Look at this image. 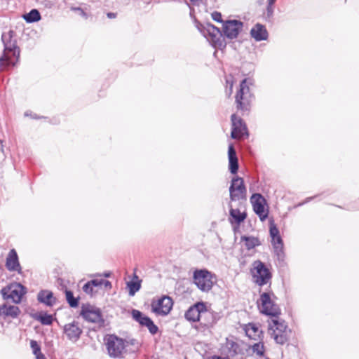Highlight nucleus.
<instances>
[{
    "label": "nucleus",
    "instance_id": "nucleus-31",
    "mask_svg": "<svg viewBox=\"0 0 359 359\" xmlns=\"http://www.w3.org/2000/svg\"><path fill=\"white\" fill-rule=\"evenodd\" d=\"M66 299L69 305L72 308H76L79 305V297H74L73 292L70 290H65Z\"/></svg>",
    "mask_w": 359,
    "mask_h": 359
},
{
    "label": "nucleus",
    "instance_id": "nucleus-25",
    "mask_svg": "<svg viewBox=\"0 0 359 359\" xmlns=\"http://www.w3.org/2000/svg\"><path fill=\"white\" fill-rule=\"evenodd\" d=\"M229 222L233 224L235 222L236 224L240 225L247 217V213L245 212H241L239 209H233L230 205L229 210Z\"/></svg>",
    "mask_w": 359,
    "mask_h": 359
},
{
    "label": "nucleus",
    "instance_id": "nucleus-41",
    "mask_svg": "<svg viewBox=\"0 0 359 359\" xmlns=\"http://www.w3.org/2000/svg\"><path fill=\"white\" fill-rule=\"evenodd\" d=\"M126 343L127 344H130L132 346H134L136 350H137L139 348V343L137 342V341L136 339H133L128 341H126L125 344Z\"/></svg>",
    "mask_w": 359,
    "mask_h": 359
},
{
    "label": "nucleus",
    "instance_id": "nucleus-36",
    "mask_svg": "<svg viewBox=\"0 0 359 359\" xmlns=\"http://www.w3.org/2000/svg\"><path fill=\"white\" fill-rule=\"evenodd\" d=\"M212 18L217 22H224L222 20V14L219 12H213L212 13Z\"/></svg>",
    "mask_w": 359,
    "mask_h": 359
},
{
    "label": "nucleus",
    "instance_id": "nucleus-15",
    "mask_svg": "<svg viewBox=\"0 0 359 359\" xmlns=\"http://www.w3.org/2000/svg\"><path fill=\"white\" fill-rule=\"evenodd\" d=\"M206 311V306L203 302H197L190 306L184 314L185 318L190 322H198L201 313Z\"/></svg>",
    "mask_w": 359,
    "mask_h": 359
},
{
    "label": "nucleus",
    "instance_id": "nucleus-12",
    "mask_svg": "<svg viewBox=\"0 0 359 359\" xmlns=\"http://www.w3.org/2000/svg\"><path fill=\"white\" fill-rule=\"evenodd\" d=\"M172 299L168 296L159 298L157 302L151 303L152 311L158 315L165 316L172 308Z\"/></svg>",
    "mask_w": 359,
    "mask_h": 359
},
{
    "label": "nucleus",
    "instance_id": "nucleus-21",
    "mask_svg": "<svg viewBox=\"0 0 359 359\" xmlns=\"http://www.w3.org/2000/svg\"><path fill=\"white\" fill-rule=\"evenodd\" d=\"M271 244L278 259L283 261L285 257L283 241L280 236L271 237Z\"/></svg>",
    "mask_w": 359,
    "mask_h": 359
},
{
    "label": "nucleus",
    "instance_id": "nucleus-19",
    "mask_svg": "<svg viewBox=\"0 0 359 359\" xmlns=\"http://www.w3.org/2000/svg\"><path fill=\"white\" fill-rule=\"evenodd\" d=\"M228 158H229V170L231 174H236L238 170V159L236 154V151L233 144H230L228 147Z\"/></svg>",
    "mask_w": 359,
    "mask_h": 359
},
{
    "label": "nucleus",
    "instance_id": "nucleus-40",
    "mask_svg": "<svg viewBox=\"0 0 359 359\" xmlns=\"http://www.w3.org/2000/svg\"><path fill=\"white\" fill-rule=\"evenodd\" d=\"M316 197H317V196H311V197H307V198H306L304 201H302V202H301V203H298V204L297 205V207H300V206H302V205H304V204H306V203H309V202L311 201L313 198H316Z\"/></svg>",
    "mask_w": 359,
    "mask_h": 359
},
{
    "label": "nucleus",
    "instance_id": "nucleus-32",
    "mask_svg": "<svg viewBox=\"0 0 359 359\" xmlns=\"http://www.w3.org/2000/svg\"><path fill=\"white\" fill-rule=\"evenodd\" d=\"M252 350L254 353H256L258 356L262 357L264 353V346L261 342L255 343L252 346Z\"/></svg>",
    "mask_w": 359,
    "mask_h": 359
},
{
    "label": "nucleus",
    "instance_id": "nucleus-38",
    "mask_svg": "<svg viewBox=\"0 0 359 359\" xmlns=\"http://www.w3.org/2000/svg\"><path fill=\"white\" fill-rule=\"evenodd\" d=\"M102 279H93L90 280V283L93 287H99L102 286Z\"/></svg>",
    "mask_w": 359,
    "mask_h": 359
},
{
    "label": "nucleus",
    "instance_id": "nucleus-17",
    "mask_svg": "<svg viewBox=\"0 0 359 359\" xmlns=\"http://www.w3.org/2000/svg\"><path fill=\"white\" fill-rule=\"evenodd\" d=\"M64 332L69 340L76 341L81 337L82 330L79 327V323L74 321L65 325Z\"/></svg>",
    "mask_w": 359,
    "mask_h": 359
},
{
    "label": "nucleus",
    "instance_id": "nucleus-2",
    "mask_svg": "<svg viewBox=\"0 0 359 359\" xmlns=\"http://www.w3.org/2000/svg\"><path fill=\"white\" fill-rule=\"evenodd\" d=\"M287 328L286 322L280 319L278 316L273 317L271 321L269 322L270 334L276 343L278 344L283 345L288 341L291 331Z\"/></svg>",
    "mask_w": 359,
    "mask_h": 359
},
{
    "label": "nucleus",
    "instance_id": "nucleus-1",
    "mask_svg": "<svg viewBox=\"0 0 359 359\" xmlns=\"http://www.w3.org/2000/svg\"><path fill=\"white\" fill-rule=\"evenodd\" d=\"M15 32L9 30L1 35V41L4 44V52L0 57V72L13 64L8 54H12L17 60L20 57V48L17 45V40L14 38Z\"/></svg>",
    "mask_w": 359,
    "mask_h": 359
},
{
    "label": "nucleus",
    "instance_id": "nucleus-24",
    "mask_svg": "<svg viewBox=\"0 0 359 359\" xmlns=\"http://www.w3.org/2000/svg\"><path fill=\"white\" fill-rule=\"evenodd\" d=\"M20 313V309L15 305H9L4 304L0 306V316L17 318Z\"/></svg>",
    "mask_w": 359,
    "mask_h": 359
},
{
    "label": "nucleus",
    "instance_id": "nucleus-45",
    "mask_svg": "<svg viewBox=\"0 0 359 359\" xmlns=\"http://www.w3.org/2000/svg\"><path fill=\"white\" fill-rule=\"evenodd\" d=\"M35 357H36V359H46V358L45 357V355L41 353V351L40 352V353H37L36 355H34Z\"/></svg>",
    "mask_w": 359,
    "mask_h": 359
},
{
    "label": "nucleus",
    "instance_id": "nucleus-7",
    "mask_svg": "<svg viewBox=\"0 0 359 359\" xmlns=\"http://www.w3.org/2000/svg\"><path fill=\"white\" fill-rule=\"evenodd\" d=\"M213 277L212 273L205 269H196L193 274L194 284L203 292H208L212 288Z\"/></svg>",
    "mask_w": 359,
    "mask_h": 359
},
{
    "label": "nucleus",
    "instance_id": "nucleus-27",
    "mask_svg": "<svg viewBox=\"0 0 359 359\" xmlns=\"http://www.w3.org/2000/svg\"><path fill=\"white\" fill-rule=\"evenodd\" d=\"M23 19L27 23H33L39 21L41 18V14L37 9H32L29 13L22 15Z\"/></svg>",
    "mask_w": 359,
    "mask_h": 359
},
{
    "label": "nucleus",
    "instance_id": "nucleus-47",
    "mask_svg": "<svg viewBox=\"0 0 359 359\" xmlns=\"http://www.w3.org/2000/svg\"><path fill=\"white\" fill-rule=\"evenodd\" d=\"M72 10H73V11H81L83 15H86V13L83 11V10L80 7L72 8Z\"/></svg>",
    "mask_w": 359,
    "mask_h": 359
},
{
    "label": "nucleus",
    "instance_id": "nucleus-49",
    "mask_svg": "<svg viewBox=\"0 0 359 359\" xmlns=\"http://www.w3.org/2000/svg\"><path fill=\"white\" fill-rule=\"evenodd\" d=\"M211 359H226L224 358H222L221 356H218V355H214L211 358Z\"/></svg>",
    "mask_w": 359,
    "mask_h": 359
},
{
    "label": "nucleus",
    "instance_id": "nucleus-46",
    "mask_svg": "<svg viewBox=\"0 0 359 359\" xmlns=\"http://www.w3.org/2000/svg\"><path fill=\"white\" fill-rule=\"evenodd\" d=\"M98 276H101L102 275H101V274H99ZM102 276H103L104 277H105V278H109V277H110V276H111V273H110V272H105V273H103V275H102Z\"/></svg>",
    "mask_w": 359,
    "mask_h": 359
},
{
    "label": "nucleus",
    "instance_id": "nucleus-5",
    "mask_svg": "<svg viewBox=\"0 0 359 359\" xmlns=\"http://www.w3.org/2000/svg\"><path fill=\"white\" fill-rule=\"evenodd\" d=\"M273 294L269 292H263L260 295L259 300V306L260 312L266 316L271 317L279 316L281 313V310L279 306L275 303L271 297Z\"/></svg>",
    "mask_w": 359,
    "mask_h": 359
},
{
    "label": "nucleus",
    "instance_id": "nucleus-28",
    "mask_svg": "<svg viewBox=\"0 0 359 359\" xmlns=\"http://www.w3.org/2000/svg\"><path fill=\"white\" fill-rule=\"evenodd\" d=\"M134 277L136 279L135 280H132L126 283L130 296H134L141 287V280L138 279L136 275H135Z\"/></svg>",
    "mask_w": 359,
    "mask_h": 359
},
{
    "label": "nucleus",
    "instance_id": "nucleus-37",
    "mask_svg": "<svg viewBox=\"0 0 359 359\" xmlns=\"http://www.w3.org/2000/svg\"><path fill=\"white\" fill-rule=\"evenodd\" d=\"M273 5H270L267 4L266 7V18L270 19L273 14Z\"/></svg>",
    "mask_w": 359,
    "mask_h": 359
},
{
    "label": "nucleus",
    "instance_id": "nucleus-43",
    "mask_svg": "<svg viewBox=\"0 0 359 359\" xmlns=\"http://www.w3.org/2000/svg\"><path fill=\"white\" fill-rule=\"evenodd\" d=\"M25 116H30L32 118H34V119H37L39 118V116H37V115L36 114H32V112H29V111H26L25 113Z\"/></svg>",
    "mask_w": 359,
    "mask_h": 359
},
{
    "label": "nucleus",
    "instance_id": "nucleus-11",
    "mask_svg": "<svg viewBox=\"0 0 359 359\" xmlns=\"http://www.w3.org/2000/svg\"><path fill=\"white\" fill-rule=\"evenodd\" d=\"M230 199L232 201L243 198L246 194V188L243 178L236 177L232 179L229 187Z\"/></svg>",
    "mask_w": 359,
    "mask_h": 359
},
{
    "label": "nucleus",
    "instance_id": "nucleus-9",
    "mask_svg": "<svg viewBox=\"0 0 359 359\" xmlns=\"http://www.w3.org/2000/svg\"><path fill=\"white\" fill-rule=\"evenodd\" d=\"M250 203L255 214L262 222L266 220L269 215V210L265 207L267 205L265 198L259 193L253 194L250 197Z\"/></svg>",
    "mask_w": 359,
    "mask_h": 359
},
{
    "label": "nucleus",
    "instance_id": "nucleus-22",
    "mask_svg": "<svg viewBox=\"0 0 359 359\" xmlns=\"http://www.w3.org/2000/svg\"><path fill=\"white\" fill-rule=\"evenodd\" d=\"M250 34L256 41L266 40L268 38V32L265 27L259 23H257L250 30Z\"/></svg>",
    "mask_w": 359,
    "mask_h": 359
},
{
    "label": "nucleus",
    "instance_id": "nucleus-13",
    "mask_svg": "<svg viewBox=\"0 0 359 359\" xmlns=\"http://www.w3.org/2000/svg\"><path fill=\"white\" fill-rule=\"evenodd\" d=\"M132 316L134 320L138 322L142 326L147 327L151 334L154 335L158 332V327L149 317L144 315L141 311L133 309Z\"/></svg>",
    "mask_w": 359,
    "mask_h": 359
},
{
    "label": "nucleus",
    "instance_id": "nucleus-26",
    "mask_svg": "<svg viewBox=\"0 0 359 359\" xmlns=\"http://www.w3.org/2000/svg\"><path fill=\"white\" fill-rule=\"evenodd\" d=\"M245 331L246 335L249 338L253 339L255 340H256L257 338H260L261 335L262 334V331L259 329V327L255 323H249L246 326Z\"/></svg>",
    "mask_w": 359,
    "mask_h": 359
},
{
    "label": "nucleus",
    "instance_id": "nucleus-8",
    "mask_svg": "<svg viewBox=\"0 0 359 359\" xmlns=\"http://www.w3.org/2000/svg\"><path fill=\"white\" fill-rule=\"evenodd\" d=\"M104 341L108 354L110 357L119 358L121 356L126 346L125 344L126 340L115 334H109L104 337Z\"/></svg>",
    "mask_w": 359,
    "mask_h": 359
},
{
    "label": "nucleus",
    "instance_id": "nucleus-20",
    "mask_svg": "<svg viewBox=\"0 0 359 359\" xmlns=\"http://www.w3.org/2000/svg\"><path fill=\"white\" fill-rule=\"evenodd\" d=\"M81 316L87 321L91 323H101L103 322L102 315L99 309L90 310L88 309L83 308L81 311Z\"/></svg>",
    "mask_w": 359,
    "mask_h": 359
},
{
    "label": "nucleus",
    "instance_id": "nucleus-39",
    "mask_svg": "<svg viewBox=\"0 0 359 359\" xmlns=\"http://www.w3.org/2000/svg\"><path fill=\"white\" fill-rule=\"evenodd\" d=\"M316 197H317V196H311V197H307V198H306L304 201H302V202H301V203H298V204L297 205V207H300V206H302V205H304V204H306V203H309V202L311 201L313 198H316Z\"/></svg>",
    "mask_w": 359,
    "mask_h": 359
},
{
    "label": "nucleus",
    "instance_id": "nucleus-23",
    "mask_svg": "<svg viewBox=\"0 0 359 359\" xmlns=\"http://www.w3.org/2000/svg\"><path fill=\"white\" fill-rule=\"evenodd\" d=\"M37 300L47 306H52L56 302L53 293L47 290H41L37 294Z\"/></svg>",
    "mask_w": 359,
    "mask_h": 359
},
{
    "label": "nucleus",
    "instance_id": "nucleus-14",
    "mask_svg": "<svg viewBox=\"0 0 359 359\" xmlns=\"http://www.w3.org/2000/svg\"><path fill=\"white\" fill-rule=\"evenodd\" d=\"M231 119L232 122L231 136L233 139H239L245 134L248 135L246 125L241 118L238 117L236 114H232Z\"/></svg>",
    "mask_w": 359,
    "mask_h": 359
},
{
    "label": "nucleus",
    "instance_id": "nucleus-3",
    "mask_svg": "<svg viewBox=\"0 0 359 359\" xmlns=\"http://www.w3.org/2000/svg\"><path fill=\"white\" fill-rule=\"evenodd\" d=\"M197 27L214 48L223 49L226 47L223 34L219 28L210 23L200 24Z\"/></svg>",
    "mask_w": 359,
    "mask_h": 359
},
{
    "label": "nucleus",
    "instance_id": "nucleus-6",
    "mask_svg": "<svg viewBox=\"0 0 359 359\" xmlns=\"http://www.w3.org/2000/svg\"><path fill=\"white\" fill-rule=\"evenodd\" d=\"M252 276L255 283L259 286H263L270 283L272 274L266 264L260 260H256L252 264Z\"/></svg>",
    "mask_w": 359,
    "mask_h": 359
},
{
    "label": "nucleus",
    "instance_id": "nucleus-44",
    "mask_svg": "<svg viewBox=\"0 0 359 359\" xmlns=\"http://www.w3.org/2000/svg\"><path fill=\"white\" fill-rule=\"evenodd\" d=\"M107 16L109 19H114V18H116L117 13H116L109 12V13H107Z\"/></svg>",
    "mask_w": 359,
    "mask_h": 359
},
{
    "label": "nucleus",
    "instance_id": "nucleus-4",
    "mask_svg": "<svg viewBox=\"0 0 359 359\" xmlns=\"http://www.w3.org/2000/svg\"><path fill=\"white\" fill-rule=\"evenodd\" d=\"M251 84L248 79H243L239 86V90L236 95V104L238 110L243 112H248L250 109V103L253 98V95L250 88Z\"/></svg>",
    "mask_w": 359,
    "mask_h": 359
},
{
    "label": "nucleus",
    "instance_id": "nucleus-35",
    "mask_svg": "<svg viewBox=\"0 0 359 359\" xmlns=\"http://www.w3.org/2000/svg\"><path fill=\"white\" fill-rule=\"evenodd\" d=\"M83 290L88 294H92L93 292V286L90 284V281H88L83 286Z\"/></svg>",
    "mask_w": 359,
    "mask_h": 359
},
{
    "label": "nucleus",
    "instance_id": "nucleus-30",
    "mask_svg": "<svg viewBox=\"0 0 359 359\" xmlns=\"http://www.w3.org/2000/svg\"><path fill=\"white\" fill-rule=\"evenodd\" d=\"M34 318L43 325H50L53 321V316L46 313H36Z\"/></svg>",
    "mask_w": 359,
    "mask_h": 359
},
{
    "label": "nucleus",
    "instance_id": "nucleus-10",
    "mask_svg": "<svg viewBox=\"0 0 359 359\" xmlns=\"http://www.w3.org/2000/svg\"><path fill=\"white\" fill-rule=\"evenodd\" d=\"M243 23L237 20H226L223 22L222 34L229 39L237 38L239 33L242 31Z\"/></svg>",
    "mask_w": 359,
    "mask_h": 359
},
{
    "label": "nucleus",
    "instance_id": "nucleus-42",
    "mask_svg": "<svg viewBox=\"0 0 359 359\" xmlns=\"http://www.w3.org/2000/svg\"><path fill=\"white\" fill-rule=\"evenodd\" d=\"M102 285H104V287L107 289H111L112 287L111 283L109 280L104 279H102Z\"/></svg>",
    "mask_w": 359,
    "mask_h": 359
},
{
    "label": "nucleus",
    "instance_id": "nucleus-34",
    "mask_svg": "<svg viewBox=\"0 0 359 359\" xmlns=\"http://www.w3.org/2000/svg\"><path fill=\"white\" fill-rule=\"evenodd\" d=\"M30 347L32 349V352L34 355H36L37 353H40L41 352V346L38 344V342L35 340H31L30 341Z\"/></svg>",
    "mask_w": 359,
    "mask_h": 359
},
{
    "label": "nucleus",
    "instance_id": "nucleus-29",
    "mask_svg": "<svg viewBox=\"0 0 359 359\" xmlns=\"http://www.w3.org/2000/svg\"><path fill=\"white\" fill-rule=\"evenodd\" d=\"M241 241H245V245L248 250H252L261 245L259 238L254 236H243L241 237Z\"/></svg>",
    "mask_w": 359,
    "mask_h": 359
},
{
    "label": "nucleus",
    "instance_id": "nucleus-16",
    "mask_svg": "<svg viewBox=\"0 0 359 359\" xmlns=\"http://www.w3.org/2000/svg\"><path fill=\"white\" fill-rule=\"evenodd\" d=\"M10 293L6 294V289L4 288L1 292L5 299H11L15 303H20L21 302L22 296L25 294V287H23L20 283L16 284L14 286H11L9 288Z\"/></svg>",
    "mask_w": 359,
    "mask_h": 359
},
{
    "label": "nucleus",
    "instance_id": "nucleus-33",
    "mask_svg": "<svg viewBox=\"0 0 359 359\" xmlns=\"http://www.w3.org/2000/svg\"><path fill=\"white\" fill-rule=\"evenodd\" d=\"M269 233H270L271 238L277 236H280L279 229L277 228L276 225L273 222L270 223Z\"/></svg>",
    "mask_w": 359,
    "mask_h": 359
},
{
    "label": "nucleus",
    "instance_id": "nucleus-48",
    "mask_svg": "<svg viewBox=\"0 0 359 359\" xmlns=\"http://www.w3.org/2000/svg\"><path fill=\"white\" fill-rule=\"evenodd\" d=\"M276 1V0H268L267 4H270V5H273Z\"/></svg>",
    "mask_w": 359,
    "mask_h": 359
},
{
    "label": "nucleus",
    "instance_id": "nucleus-18",
    "mask_svg": "<svg viewBox=\"0 0 359 359\" xmlns=\"http://www.w3.org/2000/svg\"><path fill=\"white\" fill-rule=\"evenodd\" d=\"M6 267L10 271H18L21 273V266L18 260V256L15 249L9 251L6 257Z\"/></svg>",
    "mask_w": 359,
    "mask_h": 359
}]
</instances>
